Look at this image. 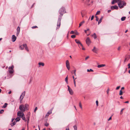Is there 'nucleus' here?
Instances as JSON below:
<instances>
[{"label":"nucleus","instance_id":"4","mask_svg":"<svg viewBox=\"0 0 130 130\" xmlns=\"http://www.w3.org/2000/svg\"><path fill=\"white\" fill-rule=\"evenodd\" d=\"M25 91H24L21 94V95L20 97V102H21L22 99L24 98L25 94Z\"/></svg>","mask_w":130,"mask_h":130},{"label":"nucleus","instance_id":"15","mask_svg":"<svg viewBox=\"0 0 130 130\" xmlns=\"http://www.w3.org/2000/svg\"><path fill=\"white\" fill-rule=\"evenodd\" d=\"M98 50V49H96L95 47H94L93 49L92 50V51L95 52V53H96L97 51Z\"/></svg>","mask_w":130,"mask_h":130},{"label":"nucleus","instance_id":"7","mask_svg":"<svg viewBox=\"0 0 130 130\" xmlns=\"http://www.w3.org/2000/svg\"><path fill=\"white\" fill-rule=\"evenodd\" d=\"M75 41L78 44L79 47H80V46H82V44L79 40L77 39H75Z\"/></svg>","mask_w":130,"mask_h":130},{"label":"nucleus","instance_id":"19","mask_svg":"<svg viewBox=\"0 0 130 130\" xmlns=\"http://www.w3.org/2000/svg\"><path fill=\"white\" fill-rule=\"evenodd\" d=\"M103 18V17L102 16L101 17V18H100V20L98 21V24H99L100 23H101L102 22V21Z\"/></svg>","mask_w":130,"mask_h":130},{"label":"nucleus","instance_id":"43","mask_svg":"<svg viewBox=\"0 0 130 130\" xmlns=\"http://www.w3.org/2000/svg\"><path fill=\"white\" fill-rule=\"evenodd\" d=\"M121 1V0H115V2L118 3Z\"/></svg>","mask_w":130,"mask_h":130},{"label":"nucleus","instance_id":"50","mask_svg":"<svg viewBox=\"0 0 130 130\" xmlns=\"http://www.w3.org/2000/svg\"><path fill=\"white\" fill-rule=\"evenodd\" d=\"M82 47V49L83 50H85V48L83 47V45H82V46H81Z\"/></svg>","mask_w":130,"mask_h":130},{"label":"nucleus","instance_id":"3","mask_svg":"<svg viewBox=\"0 0 130 130\" xmlns=\"http://www.w3.org/2000/svg\"><path fill=\"white\" fill-rule=\"evenodd\" d=\"M19 109L21 110V112H23L25 111V108L23 105H21L19 107Z\"/></svg>","mask_w":130,"mask_h":130},{"label":"nucleus","instance_id":"54","mask_svg":"<svg viewBox=\"0 0 130 130\" xmlns=\"http://www.w3.org/2000/svg\"><path fill=\"white\" fill-rule=\"evenodd\" d=\"M111 119V116L110 117L108 120V121H109Z\"/></svg>","mask_w":130,"mask_h":130},{"label":"nucleus","instance_id":"34","mask_svg":"<svg viewBox=\"0 0 130 130\" xmlns=\"http://www.w3.org/2000/svg\"><path fill=\"white\" fill-rule=\"evenodd\" d=\"M93 71L92 69H90L89 70V69H88L87 70V71L88 72H93Z\"/></svg>","mask_w":130,"mask_h":130},{"label":"nucleus","instance_id":"1","mask_svg":"<svg viewBox=\"0 0 130 130\" xmlns=\"http://www.w3.org/2000/svg\"><path fill=\"white\" fill-rule=\"evenodd\" d=\"M59 12L60 14V15L59 16V17L57 23V28H59L60 25L61 21V17L63 15V14L66 12L64 8L62 7L59 10Z\"/></svg>","mask_w":130,"mask_h":130},{"label":"nucleus","instance_id":"13","mask_svg":"<svg viewBox=\"0 0 130 130\" xmlns=\"http://www.w3.org/2000/svg\"><path fill=\"white\" fill-rule=\"evenodd\" d=\"M16 39V37H15V36L14 35H13L12 37V41L13 42H14L15 41Z\"/></svg>","mask_w":130,"mask_h":130},{"label":"nucleus","instance_id":"6","mask_svg":"<svg viewBox=\"0 0 130 130\" xmlns=\"http://www.w3.org/2000/svg\"><path fill=\"white\" fill-rule=\"evenodd\" d=\"M17 115L18 116H19L21 118L24 116V114L23 112L19 111L17 113Z\"/></svg>","mask_w":130,"mask_h":130},{"label":"nucleus","instance_id":"57","mask_svg":"<svg viewBox=\"0 0 130 130\" xmlns=\"http://www.w3.org/2000/svg\"><path fill=\"white\" fill-rule=\"evenodd\" d=\"M19 32H18V31H17V36H18L19 35Z\"/></svg>","mask_w":130,"mask_h":130},{"label":"nucleus","instance_id":"18","mask_svg":"<svg viewBox=\"0 0 130 130\" xmlns=\"http://www.w3.org/2000/svg\"><path fill=\"white\" fill-rule=\"evenodd\" d=\"M52 113V111H48L47 113L46 114L45 116H48L50 114H51Z\"/></svg>","mask_w":130,"mask_h":130},{"label":"nucleus","instance_id":"14","mask_svg":"<svg viewBox=\"0 0 130 130\" xmlns=\"http://www.w3.org/2000/svg\"><path fill=\"white\" fill-rule=\"evenodd\" d=\"M106 65L105 64H102L99 65L97 66V67L98 68H100L105 66Z\"/></svg>","mask_w":130,"mask_h":130},{"label":"nucleus","instance_id":"62","mask_svg":"<svg viewBox=\"0 0 130 130\" xmlns=\"http://www.w3.org/2000/svg\"><path fill=\"white\" fill-rule=\"evenodd\" d=\"M125 103H129V101H128L125 102H124Z\"/></svg>","mask_w":130,"mask_h":130},{"label":"nucleus","instance_id":"59","mask_svg":"<svg viewBox=\"0 0 130 130\" xmlns=\"http://www.w3.org/2000/svg\"><path fill=\"white\" fill-rule=\"evenodd\" d=\"M123 110H124V109H122L121 110V113H120L121 114H122V111H123Z\"/></svg>","mask_w":130,"mask_h":130},{"label":"nucleus","instance_id":"17","mask_svg":"<svg viewBox=\"0 0 130 130\" xmlns=\"http://www.w3.org/2000/svg\"><path fill=\"white\" fill-rule=\"evenodd\" d=\"M25 50L28 52L29 51V50L28 49V47H27V45L26 44H24V47Z\"/></svg>","mask_w":130,"mask_h":130},{"label":"nucleus","instance_id":"28","mask_svg":"<svg viewBox=\"0 0 130 130\" xmlns=\"http://www.w3.org/2000/svg\"><path fill=\"white\" fill-rule=\"evenodd\" d=\"M74 34H75L76 35H78V33L76 30H75L74 31Z\"/></svg>","mask_w":130,"mask_h":130},{"label":"nucleus","instance_id":"41","mask_svg":"<svg viewBox=\"0 0 130 130\" xmlns=\"http://www.w3.org/2000/svg\"><path fill=\"white\" fill-rule=\"evenodd\" d=\"M100 11H98L96 13V15L99 14L100 13Z\"/></svg>","mask_w":130,"mask_h":130},{"label":"nucleus","instance_id":"2","mask_svg":"<svg viewBox=\"0 0 130 130\" xmlns=\"http://www.w3.org/2000/svg\"><path fill=\"white\" fill-rule=\"evenodd\" d=\"M118 4L119 7L120 8H123L124 6H125L126 5V3L124 1H120L118 3Z\"/></svg>","mask_w":130,"mask_h":130},{"label":"nucleus","instance_id":"9","mask_svg":"<svg viewBox=\"0 0 130 130\" xmlns=\"http://www.w3.org/2000/svg\"><path fill=\"white\" fill-rule=\"evenodd\" d=\"M66 64L67 69L69 70L70 69L69 63L68 60H67L66 61Z\"/></svg>","mask_w":130,"mask_h":130},{"label":"nucleus","instance_id":"24","mask_svg":"<svg viewBox=\"0 0 130 130\" xmlns=\"http://www.w3.org/2000/svg\"><path fill=\"white\" fill-rule=\"evenodd\" d=\"M8 105V104L6 103H5L4 104V105L2 107L3 108H6L7 105Z\"/></svg>","mask_w":130,"mask_h":130},{"label":"nucleus","instance_id":"29","mask_svg":"<svg viewBox=\"0 0 130 130\" xmlns=\"http://www.w3.org/2000/svg\"><path fill=\"white\" fill-rule=\"evenodd\" d=\"M65 81H66V83L67 84H68V76H67L65 78Z\"/></svg>","mask_w":130,"mask_h":130},{"label":"nucleus","instance_id":"12","mask_svg":"<svg viewBox=\"0 0 130 130\" xmlns=\"http://www.w3.org/2000/svg\"><path fill=\"white\" fill-rule=\"evenodd\" d=\"M111 9L112 10H113L114 9L117 10L118 9V8L117 6L115 5L114 6H111Z\"/></svg>","mask_w":130,"mask_h":130},{"label":"nucleus","instance_id":"35","mask_svg":"<svg viewBox=\"0 0 130 130\" xmlns=\"http://www.w3.org/2000/svg\"><path fill=\"white\" fill-rule=\"evenodd\" d=\"M123 94V92L121 90L120 91V93H119V95H121Z\"/></svg>","mask_w":130,"mask_h":130},{"label":"nucleus","instance_id":"5","mask_svg":"<svg viewBox=\"0 0 130 130\" xmlns=\"http://www.w3.org/2000/svg\"><path fill=\"white\" fill-rule=\"evenodd\" d=\"M86 43L88 46H89L90 44L91 43V41L89 37L87 38L86 40Z\"/></svg>","mask_w":130,"mask_h":130},{"label":"nucleus","instance_id":"11","mask_svg":"<svg viewBox=\"0 0 130 130\" xmlns=\"http://www.w3.org/2000/svg\"><path fill=\"white\" fill-rule=\"evenodd\" d=\"M93 1H90V0H87L86 2V4L88 5H89L92 4Z\"/></svg>","mask_w":130,"mask_h":130},{"label":"nucleus","instance_id":"52","mask_svg":"<svg viewBox=\"0 0 130 130\" xmlns=\"http://www.w3.org/2000/svg\"><path fill=\"white\" fill-rule=\"evenodd\" d=\"M94 16L93 15H92L91 17V20H93L94 18Z\"/></svg>","mask_w":130,"mask_h":130},{"label":"nucleus","instance_id":"46","mask_svg":"<svg viewBox=\"0 0 130 130\" xmlns=\"http://www.w3.org/2000/svg\"><path fill=\"white\" fill-rule=\"evenodd\" d=\"M120 86H118L116 88V90H118V89H119V88H120Z\"/></svg>","mask_w":130,"mask_h":130},{"label":"nucleus","instance_id":"23","mask_svg":"<svg viewBox=\"0 0 130 130\" xmlns=\"http://www.w3.org/2000/svg\"><path fill=\"white\" fill-rule=\"evenodd\" d=\"M20 119L19 117H17L15 119V120L16 121V122H18L20 121Z\"/></svg>","mask_w":130,"mask_h":130},{"label":"nucleus","instance_id":"30","mask_svg":"<svg viewBox=\"0 0 130 130\" xmlns=\"http://www.w3.org/2000/svg\"><path fill=\"white\" fill-rule=\"evenodd\" d=\"M126 17H122L121 18V20L122 21H124V20H125V19H126Z\"/></svg>","mask_w":130,"mask_h":130},{"label":"nucleus","instance_id":"49","mask_svg":"<svg viewBox=\"0 0 130 130\" xmlns=\"http://www.w3.org/2000/svg\"><path fill=\"white\" fill-rule=\"evenodd\" d=\"M37 107H36L34 110V112H36V111L37 110Z\"/></svg>","mask_w":130,"mask_h":130},{"label":"nucleus","instance_id":"38","mask_svg":"<svg viewBox=\"0 0 130 130\" xmlns=\"http://www.w3.org/2000/svg\"><path fill=\"white\" fill-rule=\"evenodd\" d=\"M4 111V110L3 109L1 110L0 111V113L2 114V113Z\"/></svg>","mask_w":130,"mask_h":130},{"label":"nucleus","instance_id":"61","mask_svg":"<svg viewBox=\"0 0 130 130\" xmlns=\"http://www.w3.org/2000/svg\"><path fill=\"white\" fill-rule=\"evenodd\" d=\"M124 87H122L121 88V90L122 91V90H124Z\"/></svg>","mask_w":130,"mask_h":130},{"label":"nucleus","instance_id":"47","mask_svg":"<svg viewBox=\"0 0 130 130\" xmlns=\"http://www.w3.org/2000/svg\"><path fill=\"white\" fill-rule=\"evenodd\" d=\"M115 2V1L114 0H113V1H112L111 2V3L112 4H114Z\"/></svg>","mask_w":130,"mask_h":130},{"label":"nucleus","instance_id":"44","mask_svg":"<svg viewBox=\"0 0 130 130\" xmlns=\"http://www.w3.org/2000/svg\"><path fill=\"white\" fill-rule=\"evenodd\" d=\"M49 125L48 123H46L45 124V125L46 126H48Z\"/></svg>","mask_w":130,"mask_h":130},{"label":"nucleus","instance_id":"51","mask_svg":"<svg viewBox=\"0 0 130 130\" xmlns=\"http://www.w3.org/2000/svg\"><path fill=\"white\" fill-rule=\"evenodd\" d=\"M128 68L129 69L130 68V63L128 64Z\"/></svg>","mask_w":130,"mask_h":130},{"label":"nucleus","instance_id":"53","mask_svg":"<svg viewBox=\"0 0 130 130\" xmlns=\"http://www.w3.org/2000/svg\"><path fill=\"white\" fill-rule=\"evenodd\" d=\"M128 60V59H127L126 58L125 59H124V62H125L126 61H127Z\"/></svg>","mask_w":130,"mask_h":130},{"label":"nucleus","instance_id":"58","mask_svg":"<svg viewBox=\"0 0 130 130\" xmlns=\"http://www.w3.org/2000/svg\"><path fill=\"white\" fill-rule=\"evenodd\" d=\"M70 34H73V30H72L70 32Z\"/></svg>","mask_w":130,"mask_h":130},{"label":"nucleus","instance_id":"55","mask_svg":"<svg viewBox=\"0 0 130 130\" xmlns=\"http://www.w3.org/2000/svg\"><path fill=\"white\" fill-rule=\"evenodd\" d=\"M89 58V56H88L86 57L85 59L86 60H87V59Z\"/></svg>","mask_w":130,"mask_h":130},{"label":"nucleus","instance_id":"64","mask_svg":"<svg viewBox=\"0 0 130 130\" xmlns=\"http://www.w3.org/2000/svg\"><path fill=\"white\" fill-rule=\"evenodd\" d=\"M111 11V10H109L108 11V13H109V12H110Z\"/></svg>","mask_w":130,"mask_h":130},{"label":"nucleus","instance_id":"42","mask_svg":"<svg viewBox=\"0 0 130 130\" xmlns=\"http://www.w3.org/2000/svg\"><path fill=\"white\" fill-rule=\"evenodd\" d=\"M95 18H96V20L97 21H98L99 20V19L98 18V17L96 16H95Z\"/></svg>","mask_w":130,"mask_h":130},{"label":"nucleus","instance_id":"45","mask_svg":"<svg viewBox=\"0 0 130 130\" xmlns=\"http://www.w3.org/2000/svg\"><path fill=\"white\" fill-rule=\"evenodd\" d=\"M96 105L97 106H98V101L97 100L96 101Z\"/></svg>","mask_w":130,"mask_h":130},{"label":"nucleus","instance_id":"31","mask_svg":"<svg viewBox=\"0 0 130 130\" xmlns=\"http://www.w3.org/2000/svg\"><path fill=\"white\" fill-rule=\"evenodd\" d=\"M21 118H22V119L23 120H24L26 122L27 121V120L25 119V117L23 116V117H21Z\"/></svg>","mask_w":130,"mask_h":130},{"label":"nucleus","instance_id":"40","mask_svg":"<svg viewBox=\"0 0 130 130\" xmlns=\"http://www.w3.org/2000/svg\"><path fill=\"white\" fill-rule=\"evenodd\" d=\"M109 89L108 88L106 92H107V93L108 95L109 94Z\"/></svg>","mask_w":130,"mask_h":130},{"label":"nucleus","instance_id":"26","mask_svg":"<svg viewBox=\"0 0 130 130\" xmlns=\"http://www.w3.org/2000/svg\"><path fill=\"white\" fill-rule=\"evenodd\" d=\"M85 22V21H83L82 22H81L79 24V27H80L82 25H83V24Z\"/></svg>","mask_w":130,"mask_h":130},{"label":"nucleus","instance_id":"48","mask_svg":"<svg viewBox=\"0 0 130 130\" xmlns=\"http://www.w3.org/2000/svg\"><path fill=\"white\" fill-rule=\"evenodd\" d=\"M74 122H75V124H77V121L76 120H75Z\"/></svg>","mask_w":130,"mask_h":130},{"label":"nucleus","instance_id":"37","mask_svg":"<svg viewBox=\"0 0 130 130\" xmlns=\"http://www.w3.org/2000/svg\"><path fill=\"white\" fill-rule=\"evenodd\" d=\"M13 66H12L11 67H9V69H13Z\"/></svg>","mask_w":130,"mask_h":130},{"label":"nucleus","instance_id":"10","mask_svg":"<svg viewBox=\"0 0 130 130\" xmlns=\"http://www.w3.org/2000/svg\"><path fill=\"white\" fill-rule=\"evenodd\" d=\"M86 12V11L85 10H83L81 11V13L82 17L84 16Z\"/></svg>","mask_w":130,"mask_h":130},{"label":"nucleus","instance_id":"16","mask_svg":"<svg viewBox=\"0 0 130 130\" xmlns=\"http://www.w3.org/2000/svg\"><path fill=\"white\" fill-rule=\"evenodd\" d=\"M38 64L39 65V67H40L41 66H43L44 65V63H43L42 62H39Z\"/></svg>","mask_w":130,"mask_h":130},{"label":"nucleus","instance_id":"33","mask_svg":"<svg viewBox=\"0 0 130 130\" xmlns=\"http://www.w3.org/2000/svg\"><path fill=\"white\" fill-rule=\"evenodd\" d=\"M17 31L18 32H20V28L19 27H18L17 28Z\"/></svg>","mask_w":130,"mask_h":130},{"label":"nucleus","instance_id":"25","mask_svg":"<svg viewBox=\"0 0 130 130\" xmlns=\"http://www.w3.org/2000/svg\"><path fill=\"white\" fill-rule=\"evenodd\" d=\"M9 72L10 74H12L13 72V69H10L9 71Z\"/></svg>","mask_w":130,"mask_h":130},{"label":"nucleus","instance_id":"63","mask_svg":"<svg viewBox=\"0 0 130 130\" xmlns=\"http://www.w3.org/2000/svg\"><path fill=\"white\" fill-rule=\"evenodd\" d=\"M120 46L118 48V50H119L120 49Z\"/></svg>","mask_w":130,"mask_h":130},{"label":"nucleus","instance_id":"36","mask_svg":"<svg viewBox=\"0 0 130 130\" xmlns=\"http://www.w3.org/2000/svg\"><path fill=\"white\" fill-rule=\"evenodd\" d=\"M79 107H80V108L81 109H82V104L81 103H79Z\"/></svg>","mask_w":130,"mask_h":130},{"label":"nucleus","instance_id":"60","mask_svg":"<svg viewBox=\"0 0 130 130\" xmlns=\"http://www.w3.org/2000/svg\"><path fill=\"white\" fill-rule=\"evenodd\" d=\"M74 83L75 84V86H76V85H75V80H74Z\"/></svg>","mask_w":130,"mask_h":130},{"label":"nucleus","instance_id":"39","mask_svg":"<svg viewBox=\"0 0 130 130\" xmlns=\"http://www.w3.org/2000/svg\"><path fill=\"white\" fill-rule=\"evenodd\" d=\"M37 27H38L37 26H35L32 27H31V28L32 29H34V28H37Z\"/></svg>","mask_w":130,"mask_h":130},{"label":"nucleus","instance_id":"20","mask_svg":"<svg viewBox=\"0 0 130 130\" xmlns=\"http://www.w3.org/2000/svg\"><path fill=\"white\" fill-rule=\"evenodd\" d=\"M24 44H23V45H21L20 46V49L22 50L24 49Z\"/></svg>","mask_w":130,"mask_h":130},{"label":"nucleus","instance_id":"8","mask_svg":"<svg viewBox=\"0 0 130 130\" xmlns=\"http://www.w3.org/2000/svg\"><path fill=\"white\" fill-rule=\"evenodd\" d=\"M68 87V90L69 91V93L71 95H72L73 94V92L72 89L68 85L67 86Z\"/></svg>","mask_w":130,"mask_h":130},{"label":"nucleus","instance_id":"21","mask_svg":"<svg viewBox=\"0 0 130 130\" xmlns=\"http://www.w3.org/2000/svg\"><path fill=\"white\" fill-rule=\"evenodd\" d=\"M25 109H26V110H28V104H25Z\"/></svg>","mask_w":130,"mask_h":130},{"label":"nucleus","instance_id":"22","mask_svg":"<svg viewBox=\"0 0 130 130\" xmlns=\"http://www.w3.org/2000/svg\"><path fill=\"white\" fill-rule=\"evenodd\" d=\"M92 36L94 37V39H95L97 38V36L95 33H94Z\"/></svg>","mask_w":130,"mask_h":130},{"label":"nucleus","instance_id":"56","mask_svg":"<svg viewBox=\"0 0 130 130\" xmlns=\"http://www.w3.org/2000/svg\"><path fill=\"white\" fill-rule=\"evenodd\" d=\"M29 117H27V119H28L27 123H28V121L29 120Z\"/></svg>","mask_w":130,"mask_h":130},{"label":"nucleus","instance_id":"27","mask_svg":"<svg viewBox=\"0 0 130 130\" xmlns=\"http://www.w3.org/2000/svg\"><path fill=\"white\" fill-rule=\"evenodd\" d=\"M16 124V122H14L12 123H11L10 124V125H11V126H13L14 125H15Z\"/></svg>","mask_w":130,"mask_h":130},{"label":"nucleus","instance_id":"32","mask_svg":"<svg viewBox=\"0 0 130 130\" xmlns=\"http://www.w3.org/2000/svg\"><path fill=\"white\" fill-rule=\"evenodd\" d=\"M74 130H77V127L76 125L74 126Z\"/></svg>","mask_w":130,"mask_h":130}]
</instances>
